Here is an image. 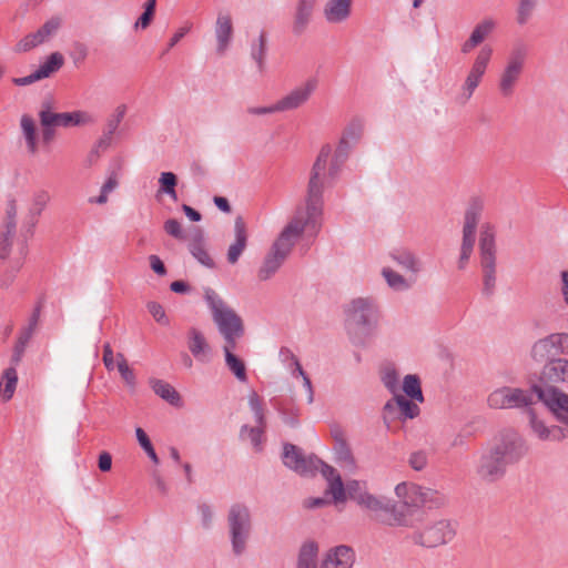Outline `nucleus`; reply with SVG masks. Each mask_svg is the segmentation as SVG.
Returning a JSON list of instances; mask_svg holds the SVG:
<instances>
[{"instance_id": "obj_1", "label": "nucleus", "mask_w": 568, "mask_h": 568, "mask_svg": "<svg viewBox=\"0 0 568 568\" xmlns=\"http://www.w3.org/2000/svg\"><path fill=\"white\" fill-rule=\"evenodd\" d=\"M329 152V146H324L320 151L311 170L305 207L298 206L296 209L293 217L272 244L257 271L260 281H267L276 274L304 231L307 230L312 235H317L320 232L324 205L323 183L320 175L324 173Z\"/></svg>"}, {"instance_id": "obj_2", "label": "nucleus", "mask_w": 568, "mask_h": 568, "mask_svg": "<svg viewBox=\"0 0 568 568\" xmlns=\"http://www.w3.org/2000/svg\"><path fill=\"white\" fill-rule=\"evenodd\" d=\"M345 328L355 346H365L377 324V311L372 300L357 297L344 308Z\"/></svg>"}, {"instance_id": "obj_3", "label": "nucleus", "mask_w": 568, "mask_h": 568, "mask_svg": "<svg viewBox=\"0 0 568 568\" xmlns=\"http://www.w3.org/2000/svg\"><path fill=\"white\" fill-rule=\"evenodd\" d=\"M497 230L490 222H484L479 227L478 253L481 270V293L491 297L497 282Z\"/></svg>"}, {"instance_id": "obj_4", "label": "nucleus", "mask_w": 568, "mask_h": 568, "mask_svg": "<svg viewBox=\"0 0 568 568\" xmlns=\"http://www.w3.org/2000/svg\"><path fill=\"white\" fill-rule=\"evenodd\" d=\"M227 535L234 556H242L253 532V516L244 503H234L226 514Z\"/></svg>"}, {"instance_id": "obj_5", "label": "nucleus", "mask_w": 568, "mask_h": 568, "mask_svg": "<svg viewBox=\"0 0 568 568\" xmlns=\"http://www.w3.org/2000/svg\"><path fill=\"white\" fill-rule=\"evenodd\" d=\"M485 209L484 200L479 196L471 197L464 214L463 237L460 253L457 261L458 270L463 271L474 252L478 223Z\"/></svg>"}, {"instance_id": "obj_6", "label": "nucleus", "mask_w": 568, "mask_h": 568, "mask_svg": "<svg viewBox=\"0 0 568 568\" xmlns=\"http://www.w3.org/2000/svg\"><path fill=\"white\" fill-rule=\"evenodd\" d=\"M395 494L400 499L398 509L406 516L410 508H438L445 503V497L437 490L425 488L414 483L403 481L395 487Z\"/></svg>"}, {"instance_id": "obj_7", "label": "nucleus", "mask_w": 568, "mask_h": 568, "mask_svg": "<svg viewBox=\"0 0 568 568\" xmlns=\"http://www.w3.org/2000/svg\"><path fill=\"white\" fill-rule=\"evenodd\" d=\"M204 300L221 335L244 333V324L241 316L213 288L206 287L204 290Z\"/></svg>"}, {"instance_id": "obj_8", "label": "nucleus", "mask_w": 568, "mask_h": 568, "mask_svg": "<svg viewBox=\"0 0 568 568\" xmlns=\"http://www.w3.org/2000/svg\"><path fill=\"white\" fill-rule=\"evenodd\" d=\"M50 202V194L45 190L36 191L31 197V203L28 213L22 222L20 229V237L22 239L19 244V260L16 264V271L22 265V261L28 254V240L33 236L34 229L39 222V217Z\"/></svg>"}, {"instance_id": "obj_9", "label": "nucleus", "mask_w": 568, "mask_h": 568, "mask_svg": "<svg viewBox=\"0 0 568 568\" xmlns=\"http://www.w3.org/2000/svg\"><path fill=\"white\" fill-rule=\"evenodd\" d=\"M489 449L506 466L518 463L528 450L524 438L514 429L503 430Z\"/></svg>"}, {"instance_id": "obj_10", "label": "nucleus", "mask_w": 568, "mask_h": 568, "mask_svg": "<svg viewBox=\"0 0 568 568\" xmlns=\"http://www.w3.org/2000/svg\"><path fill=\"white\" fill-rule=\"evenodd\" d=\"M455 525L448 519H439L425 526L422 530L414 531L410 539L418 546L435 548L447 545L455 538Z\"/></svg>"}, {"instance_id": "obj_11", "label": "nucleus", "mask_w": 568, "mask_h": 568, "mask_svg": "<svg viewBox=\"0 0 568 568\" xmlns=\"http://www.w3.org/2000/svg\"><path fill=\"white\" fill-rule=\"evenodd\" d=\"M534 390L518 387L503 386L493 390L487 398V404L494 409H511L529 407L534 404Z\"/></svg>"}, {"instance_id": "obj_12", "label": "nucleus", "mask_w": 568, "mask_h": 568, "mask_svg": "<svg viewBox=\"0 0 568 568\" xmlns=\"http://www.w3.org/2000/svg\"><path fill=\"white\" fill-rule=\"evenodd\" d=\"M359 506L373 510V511H384L385 517L381 519V521L387 526L392 527H407L409 526L408 518L406 515L398 509V505L395 500L385 498V497H376L368 491H366L358 501Z\"/></svg>"}, {"instance_id": "obj_13", "label": "nucleus", "mask_w": 568, "mask_h": 568, "mask_svg": "<svg viewBox=\"0 0 568 568\" xmlns=\"http://www.w3.org/2000/svg\"><path fill=\"white\" fill-rule=\"evenodd\" d=\"M532 390L556 420L564 424L568 430V393L560 390L556 386L542 387L538 384L532 385Z\"/></svg>"}, {"instance_id": "obj_14", "label": "nucleus", "mask_w": 568, "mask_h": 568, "mask_svg": "<svg viewBox=\"0 0 568 568\" xmlns=\"http://www.w3.org/2000/svg\"><path fill=\"white\" fill-rule=\"evenodd\" d=\"M282 460L287 468L304 477H312L318 470L320 458L313 454L305 456L300 447L291 443L283 445Z\"/></svg>"}, {"instance_id": "obj_15", "label": "nucleus", "mask_w": 568, "mask_h": 568, "mask_svg": "<svg viewBox=\"0 0 568 568\" xmlns=\"http://www.w3.org/2000/svg\"><path fill=\"white\" fill-rule=\"evenodd\" d=\"M41 126L70 128L85 123L88 114L82 111L54 113L51 111V102L43 101L39 112Z\"/></svg>"}, {"instance_id": "obj_16", "label": "nucleus", "mask_w": 568, "mask_h": 568, "mask_svg": "<svg viewBox=\"0 0 568 568\" xmlns=\"http://www.w3.org/2000/svg\"><path fill=\"white\" fill-rule=\"evenodd\" d=\"M491 54L493 49L488 45H485L479 50L462 88V97L465 101L471 98L476 88L479 85L490 61Z\"/></svg>"}, {"instance_id": "obj_17", "label": "nucleus", "mask_w": 568, "mask_h": 568, "mask_svg": "<svg viewBox=\"0 0 568 568\" xmlns=\"http://www.w3.org/2000/svg\"><path fill=\"white\" fill-rule=\"evenodd\" d=\"M317 81L315 79H308L302 85L295 88L290 93L280 99L278 105L281 112L296 110L308 101L313 92L315 91Z\"/></svg>"}, {"instance_id": "obj_18", "label": "nucleus", "mask_w": 568, "mask_h": 568, "mask_svg": "<svg viewBox=\"0 0 568 568\" xmlns=\"http://www.w3.org/2000/svg\"><path fill=\"white\" fill-rule=\"evenodd\" d=\"M355 559V550L351 546L338 545L327 550L320 568H352Z\"/></svg>"}, {"instance_id": "obj_19", "label": "nucleus", "mask_w": 568, "mask_h": 568, "mask_svg": "<svg viewBox=\"0 0 568 568\" xmlns=\"http://www.w3.org/2000/svg\"><path fill=\"white\" fill-rule=\"evenodd\" d=\"M507 467L498 456L488 449L479 459L477 474L483 480L494 483L505 475Z\"/></svg>"}, {"instance_id": "obj_20", "label": "nucleus", "mask_w": 568, "mask_h": 568, "mask_svg": "<svg viewBox=\"0 0 568 568\" xmlns=\"http://www.w3.org/2000/svg\"><path fill=\"white\" fill-rule=\"evenodd\" d=\"M418 405L410 398L403 395H395L392 400L384 405V418L398 414L399 419H413L419 415Z\"/></svg>"}, {"instance_id": "obj_21", "label": "nucleus", "mask_w": 568, "mask_h": 568, "mask_svg": "<svg viewBox=\"0 0 568 568\" xmlns=\"http://www.w3.org/2000/svg\"><path fill=\"white\" fill-rule=\"evenodd\" d=\"M529 418V425L534 434L541 440H561L568 437V430L564 427L552 425L547 426L545 423L537 417L534 409L527 410Z\"/></svg>"}, {"instance_id": "obj_22", "label": "nucleus", "mask_w": 568, "mask_h": 568, "mask_svg": "<svg viewBox=\"0 0 568 568\" xmlns=\"http://www.w3.org/2000/svg\"><path fill=\"white\" fill-rule=\"evenodd\" d=\"M540 382L542 387L568 382V359L559 357L546 363L540 374Z\"/></svg>"}, {"instance_id": "obj_23", "label": "nucleus", "mask_w": 568, "mask_h": 568, "mask_svg": "<svg viewBox=\"0 0 568 568\" xmlns=\"http://www.w3.org/2000/svg\"><path fill=\"white\" fill-rule=\"evenodd\" d=\"M234 242L229 246L226 258L230 264H236L247 246V229L244 219L239 215L234 220Z\"/></svg>"}, {"instance_id": "obj_24", "label": "nucleus", "mask_w": 568, "mask_h": 568, "mask_svg": "<svg viewBox=\"0 0 568 568\" xmlns=\"http://www.w3.org/2000/svg\"><path fill=\"white\" fill-rule=\"evenodd\" d=\"M353 145H354V143H352L349 141H345V139L341 138L337 149L335 151V154L332 159L327 174H326V169H325L324 173H322L320 175V180L322 181L323 185L325 184L326 176H328L332 180H335L337 178V175L341 171V168H342L343 163L346 161V159L348 158L349 151ZM325 146H329V149L332 150V146L329 144H325ZM322 148H324V145ZM323 149H321V151ZM331 153H332V151L329 152L328 156H331ZM327 159H329V158H327ZM326 162H328V160H326ZM326 166H327V163H325V168Z\"/></svg>"}, {"instance_id": "obj_25", "label": "nucleus", "mask_w": 568, "mask_h": 568, "mask_svg": "<svg viewBox=\"0 0 568 568\" xmlns=\"http://www.w3.org/2000/svg\"><path fill=\"white\" fill-rule=\"evenodd\" d=\"M214 32L216 38V51L223 54L229 48L233 37V22L230 13L220 12L217 14Z\"/></svg>"}, {"instance_id": "obj_26", "label": "nucleus", "mask_w": 568, "mask_h": 568, "mask_svg": "<svg viewBox=\"0 0 568 568\" xmlns=\"http://www.w3.org/2000/svg\"><path fill=\"white\" fill-rule=\"evenodd\" d=\"M187 248L192 256L203 266L214 268L215 263L205 247L204 233L200 227H195L191 233Z\"/></svg>"}, {"instance_id": "obj_27", "label": "nucleus", "mask_w": 568, "mask_h": 568, "mask_svg": "<svg viewBox=\"0 0 568 568\" xmlns=\"http://www.w3.org/2000/svg\"><path fill=\"white\" fill-rule=\"evenodd\" d=\"M531 358L537 363H548L559 358L558 348L554 339V335L550 334L544 338L538 339L534 343L530 351Z\"/></svg>"}, {"instance_id": "obj_28", "label": "nucleus", "mask_w": 568, "mask_h": 568, "mask_svg": "<svg viewBox=\"0 0 568 568\" xmlns=\"http://www.w3.org/2000/svg\"><path fill=\"white\" fill-rule=\"evenodd\" d=\"M389 257L404 271L417 275L422 271V262L414 252L406 247H396L389 252Z\"/></svg>"}, {"instance_id": "obj_29", "label": "nucleus", "mask_w": 568, "mask_h": 568, "mask_svg": "<svg viewBox=\"0 0 568 568\" xmlns=\"http://www.w3.org/2000/svg\"><path fill=\"white\" fill-rule=\"evenodd\" d=\"M352 0H328L324 7V17L329 23H341L348 19Z\"/></svg>"}, {"instance_id": "obj_30", "label": "nucleus", "mask_w": 568, "mask_h": 568, "mask_svg": "<svg viewBox=\"0 0 568 568\" xmlns=\"http://www.w3.org/2000/svg\"><path fill=\"white\" fill-rule=\"evenodd\" d=\"M268 52V36L265 30H261L256 39L252 40L250 44V55L255 62L256 69L260 73L265 71V60Z\"/></svg>"}, {"instance_id": "obj_31", "label": "nucleus", "mask_w": 568, "mask_h": 568, "mask_svg": "<svg viewBox=\"0 0 568 568\" xmlns=\"http://www.w3.org/2000/svg\"><path fill=\"white\" fill-rule=\"evenodd\" d=\"M495 22L491 19H486L478 23L470 37L463 43L462 52L469 53L473 49L479 45L494 30Z\"/></svg>"}, {"instance_id": "obj_32", "label": "nucleus", "mask_w": 568, "mask_h": 568, "mask_svg": "<svg viewBox=\"0 0 568 568\" xmlns=\"http://www.w3.org/2000/svg\"><path fill=\"white\" fill-rule=\"evenodd\" d=\"M315 4L298 0L294 14L292 31L295 36H301L311 22Z\"/></svg>"}, {"instance_id": "obj_33", "label": "nucleus", "mask_w": 568, "mask_h": 568, "mask_svg": "<svg viewBox=\"0 0 568 568\" xmlns=\"http://www.w3.org/2000/svg\"><path fill=\"white\" fill-rule=\"evenodd\" d=\"M318 544L307 540L302 544L297 555L296 568H317Z\"/></svg>"}, {"instance_id": "obj_34", "label": "nucleus", "mask_w": 568, "mask_h": 568, "mask_svg": "<svg viewBox=\"0 0 568 568\" xmlns=\"http://www.w3.org/2000/svg\"><path fill=\"white\" fill-rule=\"evenodd\" d=\"M149 384L153 392L170 405L175 407L182 405L180 394L171 384L158 378H150Z\"/></svg>"}, {"instance_id": "obj_35", "label": "nucleus", "mask_w": 568, "mask_h": 568, "mask_svg": "<svg viewBox=\"0 0 568 568\" xmlns=\"http://www.w3.org/2000/svg\"><path fill=\"white\" fill-rule=\"evenodd\" d=\"M189 349L197 361H209L207 354L210 346L206 343L204 335L196 328H191L189 332Z\"/></svg>"}, {"instance_id": "obj_36", "label": "nucleus", "mask_w": 568, "mask_h": 568, "mask_svg": "<svg viewBox=\"0 0 568 568\" xmlns=\"http://www.w3.org/2000/svg\"><path fill=\"white\" fill-rule=\"evenodd\" d=\"M523 69L507 62L504 69L500 81L499 90L504 97H509L514 92V87L519 79Z\"/></svg>"}, {"instance_id": "obj_37", "label": "nucleus", "mask_w": 568, "mask_h": 568, "mask_svg": "<svg viewBox=\"0 0 568 568\" xmlns=\"http://www.w3.org/2000/svg\"><path fill=\"white\" fill-rule=\"evenodd\" d=\"M17 366L18 365L11 364V366L4 369L2 374L0 383V395L4 400L11 399L16 390L18 383V373L16 369Z\"/></svg>"}, {"instance_id": "obj_38", "label": "nucleus", "mask_w": 568, "mask_h": 568, "mask_svg": "<svg viewBox=\"0 0 568 568\" xmlns=\"http://www.w3.org/2000/svg\"><path fill=\"white\" fill-rule=\"evenodd\" d=\"M539 0H518L516 6V23L524 27L532 19Z\"/></svg>"}, {"instance_id": "obj_39", "label": "nucleus", "mask_w": 568, "mask_h": 568, "mask_svg": "<svg viewBox=\"0 0 568 568\" xmlns=\"http://www.w3.org/2000/svg\"><path fill=\"white\" fill-rule=\"evenodd\" d=\"M334 453L337 463L349 467L355 466L354 456L343 434L335 435Z\"/></svg>"}, {"instance_id": "obj_40", "label": "nucleus", "mask_w": 568, "mask_h": 568, "mask_svg": "<svg viewBox=\"0 0 568 568\" xmlns=\"http://www.w3.org/2000/svg\"><path fill=\"white\" fill-rule=\"evenodd\" d=\"M64 63V58L60 52L51 53L47 60L34 71L40 80L49 78L52 73L59 71Z\"/></svg>"}, {"instance_id": "obj_41", "label": "nucleus", "mask_w": 568, "mask_h": 568, "mask_svg": "<svg viewBox=\"0 0 568 568\" xmlns=\"http://www.w3.org/2000/svg\"><path fill=\"white\" fill-rule=\"evenodd\" d=\"M178 176L173 172H162L159 178V190L156 196L166 194L172 201H178L176 193Z\"/></svg>"}, {"instance_id": "obj_42", "label": "nucleus", "mask_w": 568, "mask_h": 568, "mask_svg": "<svg viewBox=\"0 0 568 568\" xmlns=\"http://www.w3.org/2000/svg\"><path fill=\"white\" fill-rule=\"evenodd\" d=\"M33 334L34 333L32 331H29L24 327H22L20 329L17 342L13 346V352H12V356L10 359L11 364H13V365L20 364V362L24 355L26 348H27L30 339L32 338Z\"/></svg>"}, {"instance_id": "obj_43", "label": "nucleus", "mask_w": 568, "mask_h": 568, "mask_svg": "<svg viewBox=\"0 0 568 568\" xmlns=\"http://www.w3.org/2000/svg\"><path fill=\"white\" fill-rule=\"evenodd\" d=\"M382 275L387 285L394 291L403 292L412 287V283H409L407 278L389 267H384L382 270Z\"/></svg>"}, {"instance_id": "obj_44", "label": "nucleus", "mask_w": 568, "mask_h": 568, "mask_svg": "<svg viewBox=\"0 0 568 568\" xmlns=\"http://www.w3.org/2000/svg\"><path fill=\"white\" fill-rule=\"evenodd\" d=\"M403 390L407 397L415 402L423 403L424 395L420 387V379L417 375L409 374L404 377Z\"/></svg>"}, {"instance_id": "obj_45", "label": "nucleus", "mask_w": 568, "mask_h": 568, "mask_svg": "<svg viewBox=\"0 0 568 568\" xmlns=\"http://www.w3.org/2000/svg\"><path fill=\"white\" fill-rule=\"evenodd\" d=\"M265 432V427L256 425L255 427H251L248 425H243L240 429V438L245 439V436L251 440L254 449L256 452H261L263 449V435Z\"/></svg>"}, {"instance_id": "obj_46", "label": "nucleus", "mask_w": 568, "mask_h": 568, "mask_svg": "<svg viewBox=\"0 0 568 568\" xmlns=\"http://www.w3.org/2000/svg\"><path fill=\"white\" fill-rule=\"evenodd\" d=\"M225 364L240 382L244 383L247 381L245 364L233 352H226Z\"/></svg>"}, {"instance_id": "obj_47", "label": "nucleus", "mask_w": 568, "mask_h": 568, "mask_svg": "<svg viewBox=\"0 0 568 568\" xmlns=\"http://www.w3.org/2000/svg\"><path fill=\"white\" fill-rule=\"evenodd\" d=\"M119 186V178L115 171H112L106 181L103 183L100 190V194L97 197H91L89 200L90 203L97 204H105L108 202V196L111 192H113Z\"/></svg>"}, {"instance_id": "obj_48", "label": "nucleus", "mask_w": 568, "mask_h": 568, "mask_svg": "<svg viewBox=\"0 0 568 568\" xmlns=\"http://www.w3.org/2000/svg\"><path fill=\"white\" fill-rule=\"evenodd\" d=\"M346 486H344L341 475L333 477V479L327 481L326 495H331L334 503H344L346 501Z\"/></svg>"}, {"instance_id": "obj_49", "label": "nucleus", "mask_w": 568, "mask_h": 568, "mask_svg": "<svg viewBox=\"0 0 568 568\" xmlns=\"http://www.w3.org/2000/svg\"><path fill=\"white\" fill-rule=\"evenodd\" d=\"M248 406L254 415L256 425L266 427V419H265L263 402H262L261 397L257 395V393L252 392L248 395Z\"/></svg>"}, {"instance_id": "obj_50", "label": "nucleus", "mask_w": 568, "mask_h": 568, "mask_svg": "<svg viewBox=\"0 0 568 568\" xmlns=\"http://www.w3.org/2000/svg\"><path fill=\"white\" fill-rule=\"evenodd\" d=\"M17 201L14 197H9L7 201L6 217L3 222L4 230H8L9 234L17 233Z\"/></svg>"}, {"instance_id": "obj_51", "label": "nucleus", "mask_w": 568, "mask_h": 568, "mask_svg": "<svg viewBox=\"0 0 568 568\" xmlns=\"http://www.w3.org/2000/svg\"><path fill=\"white\" fill-rule=\"evenodd\" d=\"M382 382L384 386L394 395L399 389L398 373L394 366H386L382 372Z\"/></svg>"}, {"instance_id": "obj_52", "label": "nucleus", "mask_w": 568, "mask_h": 568, "mask_svg": "<svg viewBox=\"0 0 568 568\" xmlns=\"http://www.w3.org/2000/svg\"><path fill=\"white\" fill-rule=\"evenodd\" d=\"M363 129V121L361 119H353L344 129L342 138L355 144L361 139Z\"/></svg>"}, {"instance_id": "obj_53", "label": "nucleus", "mask_w": 568, "mask_h": 568, "mask_svg": "<svg viewBox=\"0 0 568 568\" xmlns=\"http://www.w3.org/2000/svg\"><path fill=\"white\" fill-rule=\"evenodd\" d=\"M346 499L349 498L351 500L358 504L361 498H363L364 494L367 491L366 483L352 479L346 483Z\"/></svg>"}, {"instance_id": "obj_54", "label": "nucleus", "mask_w": 568, "mask_h": 568, "mask_svg": "<svg viewBox=\"0 0 568 568\" xmlns=\"http://www.w3.org/2000/svg\"><path fill=\"white\" fill-rule=\"evenodd\" d=\"M118 371L123 378V381L128 384L130 387H135L136 378L133 369H131L128 365V362L122 353H118Z\"/></svg>"}, {"instance_id": "obj_55", "label": "nucleus", "mask_w": 568, "mask_h": 568, "mask_svg": "<svg viewBox=\"0 0 568 568\" xmlns=\"http://www.w3.org/2000/svg\"><path fill=\"white\" fill-rule=\"evenodd\" d=\"M428 455L429 454L426 449L412 452L408 457L409 466L416 471H422L428 464Z\"/></svg>"}, {"instance_id": "obj_56", "label": "nucleus", "mask_w": 568, "mask_h": 568, "mask_svg": "<svg viewBox=\"0 0 568 568\" xmlns=\"http://www.w3.org/2000/svg\"><path fill=\"white\" fill-rule=\"evenodd\" d=\"M62 19L60 17H51L47 20L38 30L43 36L45 41H48L52 36H54L58 30L61 28Z\"/></svg>"}, {"instance_id": "obj_57", "label": "nucleus", "mask_w": 568, "mask_h": 568, "mask_svg": "<svg viewBox=\"0 0 568 568\" xmlns=\"http://www.w3.org/2000/svg\"><path fill=\"white\" fill-rule=\"evenodd\" d=\"M88 47L83 42L74 41L71 47L70 57L75 65L81 64L88 57Z\"/></svg>"}, {"instance_id": "obj_58", "label": "nucleus", "mask_w": 568, "mask_h": 568, "mask_svg": "<svg viewBox=\"0 0 568 568\" xmlns=\"http://www.w3.org/2000/svg\"><path fill=\"white\" fill-rule=\"evenodd\" d=\"M20 125L22 129V133L26 140H31L37 138V130L34 120L28 115L23 114L20 120Z\"/></svg>"}, {"instance_id": "obj_59", "label": "nucleus", "mask_w": 568, "mask_h": 568, "mask_svg": "<svg viewBox=\"0 0 568 568\" xmlns=\"http://www.w3.org/2000/svg\"><path fill=\"white\" fill-rule=\"evenodd\" d=\"M164 231L176 240H184L185 235L182 230L181 223L175 219H169L164 222Z\"/></svg>"}, {"instance_id": "obj_60", "label": "nucleus", "mask_w": 568, "mask_h": 568, "mask_svg": "<svg viewBox=\"0 0 568 568\" xmlns=\"http://www.w3.org/2000/svg\"><path fill=\"white\" fill-rule=\"evenodd\" d=\"M16 234H9L8 230H4L0 234V258L6 260L9 257L11 252L12 242Z\"/></svg>"}, {"instance_id": "obj_61", "label": "nucleus", "mask_w": 568, "mask_h": 568, "mask_svg": "<svg viewBox=\"0 0 568 568\" xmlns=\"http://www.w3.org/2000/svg\"><path fill=\"white\" fill-rule=\"evenodd\" d=\"M526 54L527 50L523 44L516 45L511 50L507 62L523 69Z\"/></svg>"}, {"instance_id": "obj_62", "label": "nucleus", "mask_w": 568, "mask_h": 568, "mask_svg": "<svg viewBox=\"0 0 568 568\" xmlns=\"http://www.w3.org/2000/svg\"><path fill=\"white\" fill-rule=\"evenodd\" d=\"M148 311L150 314L154 317V320L163 325L169 324V320L166 317L165 311L161 304L158 302H149L148 303Z\"/></svg>"}, {"instance_id": "obj_63", "label": "nucleus", "mask_w": 568, "mask_h": 568, "mask_svg": "<svg viewBox=\"0 0 568 568\" xmlns=\"http://www.w3.org/2000/svg\"><path fill=\"white\" fill-rule=\"evenodd\" d=\"M125 105H119L115 110V114L108 121V124H106V131H109V133H114L116 131V129L119 128V124L121 123V121L123 120L124 115H125Z\"/></svg>"}, {"instance_id": "obj_64", "label": "nucleus", "mask_w": 568, "mask_h": 568, "mask_svg": "<svg viewBox=\"0 0 568 568\" xmlns=\"http://www.w3.org/2000/svg\"><path fill=\"white\" fill-rule=\"evenodd\" d=\"M197 510L201 516L202 526L205 529L211 528L212 520H213V511H212L211 507L207 504H201V505H199Z\"/></svg>"}]
</instances>
